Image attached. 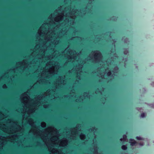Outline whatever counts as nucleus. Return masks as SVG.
<instances>
[{
    "label": "nucleus",
    "instance_id": "1",
    "mask_svg": "<svg viewBox=\"0 0 154 154\" xmlns=\"http://www.w3.org/2000/svg\"><path fill=\"white\" fill-rule=\"evenodd\" d=\"M48 90L44 94L38 96L34 100H30L29 96L27 94L28 92L24 93L20 97L22 102L24 104L23 109L22 112H23L22 123H29L32 126V128L29 133L32 132L34 135L40 137L47 146L49 151L51 154H63L61 150L59 151L53 148L57 146H64L68 144V140L66 138H63L60 141L59 140L57 130L54 128L50 127L48 128L43 132L40 131L34 124L33 120L29 119L30 114L34 112L37 108V106H39L41 102L43 103L45 100L48 98L52 100L56 97L54 95L55 91Z\"/></svg>",
    "mask_w": 154,
    "mask_h": 154
},
{
    "label": "nucleus",
    "instance_id": "2",
    "mask_svg": "<svg viewBox=\"0 0 154 154\" xmlns=\"http://www.w3.org/2000/svg\"><path fill=\"white\" fill-rule=\"evenodd\" d=\"M61 27V25L59 27L57 26L51 30L49 29L48 24H43L38 30L37 37L39 44L36 45L28 60H32L30 62V65L26 63L28 60H25L22 62L17 63L16 68L24 69L28 67L35 66L34 63L35 61L36 62L35 64H37L40 62H45L60 55L59 51L55 50L54 48L58 44L60 38L66 32V29L63 28L62 29V32H58L59 31H60Z\"/></svg>",
    "mask_w": 154,
    "mask_h": 154
},
{
    "label": "nucleus",
    "instance_id": "3",
    "mask_svg": "<svg viewBox=\"0 0 154 154\" xmlns=\"http://www.w3.org/2000/svg\"><path fill=\"white\" fill-rule=\"evenodd\" d=\"M0 129L9 134L17 133L15 135H9L6 137H0V149L2 148L4 145L8 141L14 143L16 142L19 146L20 145L21 141L17 140L20 138L19 136L23 134V130L19 124H16L13 121L8 120L6 122L0 123Z\"/></svg>",
    "mask_w": 154,
    "mask_h": 154
},
{
    "label": "nucleus",
    "instance_id": "4",
    "mask_svg": "<svg viewBox=\"0 0 154 154\" xmlns=\"http://www.w3.org/2000/svg\"><path fill=\"white\" fill-rule=\"evenodd\" d=\"M59 64L57 62L54 61L48 63L45 68L44 67L42 69H41L40 66H39L36 73L39 72L40 73H39V78L37 82L41 84L47 83L48 81L45 79L49 78L52 75L57 73L59 69Z\"/></svg>",
    "mask_w": 154,
    "mask_h": 154
},
{
    "label": "nucleus",
    "instance_id": "5",
    "mask_svg": "<svg viewBox=\"0 0 154 154\" xmlns=\"http://www.w3.org/2000/svg\"><path fill=\"white\" fill-rule=\"evenodd\" d=\"M81 52L80 51V53H78L75 51L69 50L67 53L65 54V57L68 59V62L74 61V64L76 65L71 70H69V73H72L76 74L75 83L80 80V76L82 73L81 70L82 68V65L85 63L84 61H82L81 59H79L78 60H74L77 56H78Z\"/></svg>",
    "mask_w": 154,
    "mask_h": 154
},
{
    "label": "nucleus",
    "instance_id": "6",
    "mask_svg": "<svg viewBox=\"0 0 154 154\" xmlns=\"http://www.w3.org/2000/svg\"><path fill=\"white\" fill-rule=\"evenodd\" d=\"M98 76L102 78L111 79L112 77L110 71L108 69H106L104 67H101L97 69Z\"/></svg>",
    "mask_w": 154,
    "mask_h": 154
},
{
    "label": "nucleus",
    "instance_id": "7",
    "mask_svg": "<svg viewBox=\"0 0 154 154\" xmlns=\"http://www.w3.org/2000/svg\"><path fill=\"white\" fill-rule=\"evenodd\" d=\"M89 57L96 62H98L102 60V56L99 51H93L89 55Z\"/></svg>",
    "mask_w": 154,
    "mask_h": 154
},
{
    "label": "nucleus",
    "instance_id": "8",
    "mask_svg": "<svg viewBox=\"0 0 154 154\" xmlns=\"http://www.w3.org/2000/svg\"><path fill=\"white\" fill-rule=\"evenodd\" d=\"M81 125H76L75 128L70 130V132L67 131V136L68 138L74 139L77 136L78 134V131H80L81 130L80 128Z\"/></svg>",
    "mask_w": 154,
    "mask_h": 154
},
{
    "label": "nucleus",
    "instance_id": "9",
    "mask_svg": "<svg viewBox=\"0 0 154 154\" xmlns=\"http://www.w3.org/2000/svg\"><path fill=\"white\" fill-rule=\"evenodd\" d=\"M0 19H107L105 18L76 19V18H0Z\"/></svg>",
    "mask_w": 154,
    "mask_h": 154
},
{
    "label": "nucleus",
    "instance_id": "10",
    "mask_svg": "<svg viewBox=\"0 0 154 154\" xmlns=\"http://www.w3.org/2000/svg\"><path fill=\"white\" fill-rule=\"evenodd\" d=\"M65 78L64 76L62 77H59L57 79L56 82L54 84L56 88H59L66 84V81L64 80Z\"/></svg>",
    "mask_w": 154,
    "mask_h": 154
},
{
    "label": "nucleus",
    "instance_id": "11",
    "mask_svg": "<svg viewBox=\"0 0 154 154\" xmlns=\"http://www.w3.org/2000/svg\"><path fill=\"white\" fill-rule=\"evenodd\" d=\"M6 117H7V116L6 117V116L4 114H2V113L0 112V123H2L5 122H6L8 120H9V119H6L7 118ZM10 120L14 121L17 124H19L18 122L17 121L13 120Z\"/></svg>",
    "mask_w": 154,
    "mask_h": 154
},
{
    "label": "nucleus",
    "instance_id": "12",
    "mask_svg": "<svg viewBox=\"0 0 154 154\" xmlns=\"http://www.w3.org/2000/svg\"><path fill=\"white\" fill-rule=\"evenodd\" d=\"M88 93H85L84 94V95H83V97L82 96H81L80 97V98L79 99H76V102H81L83 100V97H85V98H88Z\"/></svg>",
    "mask_w": 154,
    "mask_h": 154
},
{
    "label": "nucleus",
    "instance_id": "13",
    "mask_svg": "<svg viewBox=\"0 0 154 154\" xmlns=\"http://www.w3.org/2000/svg\"><path fill=\"white\" fill-rule=\"evenodd\" d=\"M130 143H131V146L135 145L137 143V142L134 139H130Z\"/></svg>",
    "mask_w": 154,
    "mask_h": 154
},
{
    "label": "nucleus",
    "instance_id": "14",
    "mask_svg": "<svg viewBox=\"0 0 154 154\" xmlns=\"http://www.w3.org/2000/svg\"><path fill=\"white\" fill-rule=\"evenodd\" d=\"M92 151L94 152V154H98L97 152V146H96L94 145V149Z\"/></svg>",
    "mask_w": 154,
    "mask_h": 154
},
{
    "label": "nucleus",
    "instance_id": "15",
    "mask_svg": "<svg viewBox=\"0 0 154 154\" xmlns=\"http://www.w3.org/2000/svg\"><path fill=\"white\" fill-rule=\"evenodd\" d=\"M76 96H77V95H76V94L73 91H72L70 94L69 96L70 98L71 97H76Z\"/></svg>",
    "mask_w": 154,
    "mask_h": 154
},
{
    "label": "nucleus",
    "instance_id": "16",
    "mask_svg": "<svg viewBox=\"0 0 154 154\" xmlns=\"http://www.w3.org/2000/svg\"><path fill=\"white\" fill-rule=\"evenodd\" d=\"M124 141H127V136L125 135H124L123 136V138H121L120 139V140L122 141V140Z\"/></svg>",
    "mask_w": 154,
    "mask_h": 154
},
{
    "label": "nucleus",
    "instance_id": "17",
    "mask_svg": "<svg viewBox=\"0 0 154 154\" xmlns=\"http://www.w3.org/2000/svg\"><path fill=\"white\" fill-rule=\"evenodd\" d=\"M80 137L81 139L84 140L85 138V136L84 134H82L80 135Z\"/></svg>",
    "mask_w": 154,
    "mask_h": 154
},
{
    "label": "nucleus",
    "instance_id": "18",
    "mask_svg": "<svg viewBox=\"0 0 154 154\" xmlns=\"http://www.w3.org/2000/svg\"><path fill=\"white\" fill-rule=\"evenodd\" d=\"M41 126L42 127H45L46 126V124L45 122H42L41 123Z\"/></svg>",
    "mask_w": 154,
    "mask_h": 154
},
{
    "label": "nucleus",
    "instance_id": "19",
    "mask_svg": "<svg viewBox=\"0 0 154 154\" xmlns=\"http://www.w3.org/2000/svg\"><path fill=\"white\" fill-rule=\"evenodd\" d=\"M146 113L143 112L141 114V115H140V117L141 118H143L145 117L146 116Z\"/></svg>",
    "mask_w": 154,
    "mask_h": 154
},
{
    "label": "nucleus",
    "instance_id": "20",
    "mask_svg": "<svg viewBox=\"0 0 154 154\" xmlns=\"http://www.w3.org/2000/svg\"><path fill=\"white\" fill-rule=\"evenodd\" d=\"M122 149L124 150H126L127 149V147L125 145H123L122 146Z\"/></svg>",
    "mask_w": 154,
    "mask_h": 154
},
{
    "label": "nucleus",
    "instance_id": "21",
    "mask_svg": "<svg viewBox=\"0 0 154 154\" xmlns=\"http://www.w3.org/2000/svg\"><path fill=\"white\" fill-rule=\"evenodd\" d=\"M136 138L138 140H143V138H142L141 137H136Z\"/></svg>",
    "mask_w": 154,
    "mask_h": 154
},
{
    "label": "nucleus",
    "instance_id": "22",
    "mask_svg": "<svg viewBox=\"0 0 154 154\" xmlns=\"http://www.w3.org/2000/svg\"><path fill=\"white\" fill-rule=\"evenodd\" d=\"M49 106V105L47 104H44L43 105V107L44 108H47Z\"/></svg>",
    "mask_w": 154,
    "mask_h": 154
},
{
    "label": "nucleus",
    "instance_id": "23",
    "mask_svg": "<svg viewBox=\"0 0 154 154\" xmlns=\"http://www.w3.org/2000/svg\"><path fill=\"white\" fill-rule=\"evenodd\" d=\"M124 41L126 43H127L129 42L128 39L126 38L124 39Z\"/></svg>",
    "mask_w": 154,
    "mask_h": 154
},
{
    "label": "nucleus",
    "instance_id": "24",
    "mask_svg": "<svg viewBox=\"0 0 154 154\" xmlns=\"http://www.w3.org/2000/svg\"><path fill=\"white\" fill-rule=\"evenodd\" d=\"M118 67H115V68H114V72H116V71L117 70H118Z\"/></svg>",
    "mask_w": 154,
    "mask_h": 154
},
{
    "label": "nucleus",
    "instance_id": "25",
    "mask_svg": "<svg viewBox=\"0 0 154 154\" xmlns=\"http://www.w3.org/2000/svg\"><path fill=\"white\" fill-rule=\"evenodd\" d=\"M85 9V8H83L82 9V12H83V14H84L85 13V12H86V11L85 10H84V9Z\"/></svg>",
    "mask_w": 154,
    "mask_h": 154
},
{
    "label": "nucleus",
    "instance_id": "26",
    "mask_svg": "<svg viewBox=\"0 0 154 154\" xmlns=\"http://www.w3.org/2000/svg\"><path fill=\"white\" fill-rule=\"evenodd\" d=\"M2 87L3 88H7V86H6V85H5V84H4V85H3Z\"/></svg>",
    "mask_w": 154,
    "mask_h": 154
},
{
    "label": "nucleus",
    "instance_id": "27",
    "mask_svg": "<svg viewBox=\"0 0 154 154\" xmlns=\"http://www.w3.org/2000/svg\"><path fill=\"white\" fill-rule=\"evenodd\" d=\"M139 144H140L141 146H143V142H140L139 143Z\"/></svg>",
    "mask_w": 154,
    "mask_h": 154
},
{
    "label": "nucleus",
    "instance_id": "28",
    "mask_svg": "<svg viewBox=\"0 0 154 154\" xmlns=\"http://www.w3.org/2000/svg\"><path fill=\"white\" fill-rule=\"evenodd\" d=\"M54 20L56 22H60V21L61 20Z\"/></svg>",
    "mask_w": 154,
    "mask_h": 154
},
{
    "label": "nucleus",
    "instance_id": "29",
    "mask_svg": "<svg viewBox=\"0 0 154 154\" xmlns=\"http://www.w3.org/2000/svg\"><path fill=\"white\" fill-rule=\"evenodd\" d=\"M151 85L153 87H154V82H152L151 83Z\"/></svg>",
    "mask_w": 154,
    "mask_h": 154
},
{
    "label": "nucleus",
    "instance_id": "30",
    "mask_svg": "<svg viewBox=\"0 0 154 154\" xmlns=\"http://www.w3.org/2000/svg\"><path fill=\"white\" fill-rule=\"evenodd\" d=\"M58 11L59 12L61 11V10H60V9H58Z\"/></svg>",
    "mask_w": 154,
    "mask_h": 154
},
{
    "label": "nucleus",
    "instance_id": "31",
    "mask_svg": "<svg viewBox=\"0 0 154 154\" xmlns=\"http://www.w3.org/2000/svg\"><path fill=\"white\" fill-rule=\"evenodd\" d=\"M66 49H65V50L64 51V53H65V52H66Z\"/></svg>",
    "mask_w": 154,
    "mask_h": 154
},
{
    "label": "nucleus",
    "instance_id": "32",
    "mask_svg": "<svg viewBox=\"0 0 154 154\" xmlns=\"http://www.w3.org/2000/svg\"><path fill=\"white\" fill-rule=\"evenodd\" d=\"M88 11H90V9H89V8H88Z\"/></svg>",
    "mask_w": 154,
    "mask_h": 154
},
{
    "label": "nucleus",
    "instance_id": "33",
    "mask_svg": "<svg viewBox=\"0 0 154 154\" xmlns=\"http://www.w3.org/2000/svg\"><path fill=\"white\" fill-rule=\"evenodd\" d=\"M124 53L125 54H127V53H125V52H124Z\"/></svg>",
    "mask_w": 154,
    "mask_h": 154
},
{
    "label": "nucleus",
    "instance_id": "34",
    "mask_svg": "<svg viewBox=\"0 0 154 154\" xmlns=\"http://www.w3.org/2000/svg\"><path fill=\"white\" fill-rule=\"evenodd\" d=\"M14 69H13V71H14Z\"/></svg>",
    "mask_w": 154,
    "mask_h": 154
},
{
    "label": "nucleus",
    "instance_id": "35",
    "mask_svg": "<svg viewBox=\"0 0 154 154\" xmlns=\"http://www.w3.org/2000/svg\"><path fill=\"white\" fill-rule=\"evenodd\" d=\"M109 19L111 20V19Z\"/></svg>",
    "mask_w": 154,
    "mask_h": 154
}]
</instances>
